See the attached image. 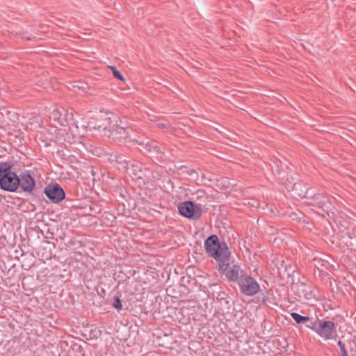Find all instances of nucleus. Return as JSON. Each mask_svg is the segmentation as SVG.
Segmentation results:
<instances>
[{"instance_id":"20e7f679","label":"nucleus","mask_w":356,"mask_h":356,"mask_svg":"<svg viewBox=\"0 0 356 356\" xmlns=\"http://www.w3.org/2000/svg\"><path fill=\"white\" fill-rule=\"evenodd\" d=\"M120 119L118 116L113 114L111 115L106 114L97 119L95 128L97 129L102 135L109 138L113 133L112 131L115 129Z\"/></svg>"},{"instance_id":"7ed1b4c3","label":"nucleus","mask_w":356,"mask_h":356,"mask_svg":"<svg viewBox=\"0 0 356 356\" xmlns=\"http://www.w3.org/2000/svg\"><path fill=\"white\" fill-rule=\"evenodd\" d=\"M178 210L182 216L193 220H199L203 213L201 203H195L190 200L180 203Z\"/></svg>"},{"instance_id":"39448f33","label":"nucleus","mask_w":356,"mask_h":356,"mask_svg":"<svg viewBox=\"0 0 356 356\" xmlns=\"http://www.w3.org/2000/svg\"><path fill=\"white\" fill-rule=\"evenodd\" d=\"M136 143L142 147L140 150L143 152L144 154L159 162L163 161L165 150L159 145L156 141L147 142L145 143L143 141L136 140Z\"/></svg>"},{"instance_id":"cd10ccee","label":"nucleus","mask_w":356,"mask_h":356,"mask_svg":"<svg viewBox=\"0 0 356 356\" xmlns=\"http://www.w3.org/2000/svg\"><path fill=\"white\" fill-rule=\"evenodd\" d=\"M112 305L118 310H121L122 309V301L118 297H114Z\"/></svg>"},{"instance_id":"f8f14e48","label":"nucleus","mask_w":356,"mask_h":356,"mask_svg":"<svg viewBox=\"0 0 356 356\" xmlns=\"http://www.w3.org/2000/svg\"><path fill=\"white\" fill-rule=\"evenodd\" d=\"M131 172L134 179L138 181L139 184L145 185L147 174L149 172L148 168H143L141 163L135 162L131 165Z\"/></svg>"},{"instance_id":"f3484780","label":"nucleus","mask_w":356,"mask_h":356,"mask_svg":"<svg viewBox=\"0 0 356 356\" xmlns=\"http://www.w3.org/2000/svg\"><path fill=\"white\" fill-rule=\"evenodd\" d=\"M273 263L277 267L279 274L284 277H290L294 272L292 266L287 264V262L282 259V257L275 258V260H273Z\"/></svg>"},{"instance_id":"ddd939ff","label":"nucleus","mask_w":356,"mask_h":356,"mask_svg":"<svg viewBox=\"0 0 356 356\" xmlns=\"http://www.w3.org/2000/svg\"><path fill=\"white\" fill-rule=\"evenodd\" d=\"M66 116L67 111L62 107L54 108L49 113L50 120L63 127H65L68 124Z\"/></svg>"},{"instance_id":"aec40b11","label":"nucleus","mask_w":356,"mask_h":356,"mask_svg":"<svg viewBox=\"0 0 356 356\" xmlns=\"http://www.w3.org/2000/svg\"><path fill=\"white\" fill-rule=\"evenodd\" d=\"M291 317L297 323H305L307 321H309V316H304L298 313L292 312L291 314Z\"/></svg>"},{"instance_id":"dca6fc26","label":"nucleus","mask_w":356,"mask_h":356,"mask_svg":"<svg viewBox=\"0 0 356 356\" xmlns=\"http://www.w3.org/2000/svg\"><path fill=\"white\" fill-rule=\"evenodd\" d=\"M338 245L343 250H350L356 253V236L346 233L339 238Z\"/></svg>"},{"instance_id":"e433bc0d","label":"nucleus","mask_w":356,"mask_h":356,"mask_svg":"<svg viewBox=\"0 0 356 356\" xmlns=\"http://www.w3.org/2000/svg\"><path fill=\"white\" fill-rule=\"evenodd\" d=\"M26 40H31V38L30 37H27V38H26Z\"/></svg>"},{"instance_id":"2eb2a0df","label":"nucleus","mask_w":356,"mask_h":356,"mask_svg":"<svg viewBox=\"0 0 356 356\" xmlns=\"http://www.w3.org/2000/svg\"><path fill=\"white\" fill-rule=\"evenodd\" d=\"M309 204L321 209L323 211H326L330 209L331 202L329 198L324 195L323 193H317L316 195L312 197L309 201L307 202Z\"/></svg>"},{"instance_id":"f03ea898","label":"nucleus","mask_w":356,"mask_h":356,"mask_svg":"<svg viewBox=\"0 0 356 356\" xmlns=\"http://www.w3.org/2000/svg\"><path fill=\"white\" fill-rule=\"evenodd\" d=\"M13 163L0 162V188L8 192H15L19 187V177L12 170Z\"/></svg>"},{"instance_id":"7c9ffc66","label":"nucleus","mask_w":356,"mask_h":356,"mask_svg":"<svg viewBox=\"0 0 356 356\" xmlns=\"http://www.w3.org/2000/svg\"><path fill=\"white\" fill-rule=\"evenodd\" d=\"M156 126L159 129H168L170 127V124L168 122H158L156 123Z\"/></svg>"},{"instance_id":"a878e982","label":"nucleus","mask_w":356,"mask_h":356,"mask_svg":"<svg viewBox=\"0 0 356 356\" xmlns=\"http://www.w3.org/2000/svg\"><path fill=\"white\" fill-rule=\"evenodd\" d=\"M337 345L340 349V356H348L345 344L341 340L338 341Z\"/></svg>"},{"instance_id":"6e6552de","label":"nucleus","mask_w":356,"mask_h":356,"mask_svg":"<svg viewBox=\"0 0 356 356\" xmlns=\"http://www.w3.org/2000/svg\"><path fill=\"white\" fill-rule=\"evenodd\" d=\"M44 193L53 203L58 204L65 197V193L58 184H50L44 189Z\"/></svg>"},{"instance_id":"72a5a7b5","label":"nucleus","mask_w":356,"mask_h":356,"mask_svg":"<svg viewBox=\"0 0 356 356\" xmlns=\"http://www.w3.org/2000/svg\"><path fill=\"white\" fill-rule=\"evenodd\" d=\"M248 204H250L252 207L259 208L260 204L258 201L254 200L253 202H248Z\"/></svg>"},{"instance_id":"b1692460","label":"nucleus","mask_w":356,"mask_h":356,"mask_svg":"<svg viewBox=\"0 0 356 356\" xmlns=\"http://www.w3.org/2000/svg\"><path fill=\"white\" fill-rule=\"evenodd\" d=\"M113 72V76L120 81H124V76L121 74V72L115 67V66H109L108 67Z\"/></svg>"},{"instance_id":"bb28decb","label":"nucleus","mask_w":356,"mask_h":356,"mask_svg":"<svg viewBox=\"0 0 356 356\" xmlns=\"http://www.w3.org/2000/svg\"><path fill=\"white\" fill-rule=\"evenodd\" d=\"M68 161L70 163L74 165H73V167L75 169L79 168V167L77 165L81 167V162L74 156H70L68 158Z\"/></svg>"},{"instance_id":"393cba45","label":"nucleus","mask_w":356,"mask_h":356,"mask_svg":"<svg viewBox=\"0 0 356 356\" xmlns=\"http://www.w3.org/2000/svg\"><path fill=\"white\" fill-rule=\"evenodd\" d=\"M127 156L122 154L115 153V163L118 164H123L127 162Z\"/></svg>"},{"instance_id":"9d476101","label":"nucleus","mask_w":356,"mask_h":356,"mask_svg":"<svg viewBox=\"0 0 356 356\" xmlns=\"http://www.w3.org/2000/svg\"><path fill=\"white\" fill-rule=\"evenodd\" d=\"M316 333L325 340L333 339L337 334L335 323L331 321H320Z\"/></svg>"},{"instance_id":"473e14b6","label":"nucleus","mask_w":356,"mask_h":356,"mask_svg":"<svg viewBox=\"0 0 356 356\" xmlns=\"http://www.w3.org/2000/svg\"><path fill=\"white\" fill-rule=\"evenodd\" d=\"M108 155L110 156V157L108 158V161L111 162V163H115V154H107Z\"/></svg>"},{"instance_id":"1a4fd4ad","label":"nucleus","mask_w":356,"mask_h":356,"mask_svg":"<svg viewBox=\"0 0 356 356\" xmlns=\"http://www.w3.org/2000/svg\"><path fill=\"white\" fill-rule=\"evenodd\" d=\"M112 131L113 133L109 138L110 139L128 143H136L137 140L133 138L131 136L130 132H132L133 130L129 127H122L118 124L115 129Z\"/></svg>"},{"instance_id":"4468645a","label":"nucleus","mask_w":356,"mask_h":356,"mask_svg":"<svg viewBox=\"0 0 356 356\" xmlns=\"http://www.w3.org/2000/svg\"><path fill=\"white\" fill-rule=\"evenodd\" d=\"M19 177L22 190L25 193H31L35 186V181L31 174L28 172H22Z\"/></svg>"},{"instance_id":"c9c22d12","label":"nucleus","mask_w":356,"mask_h":356,"mask_svg":"<svg viewBox=\"0 0 356 356\" xmlns=\"http://www.w3.org/2000/svg\"><path fill=\"white\" fill-rule=\"evenodd\" d=\"M351 227L353 233H356V222H353Z\"/></svg>"},{"instance_id":"5701e85b","label":"nucleus","mask_w":356,"mask_h":356,"mask_svg":"<svg viewBox=\"0 0 356 356\" xmlns=\"http://www.w3.org/2000/svg\"><path fill=\"white\" fill-rule=\"evenodd\" d=\"M194 197L193 199L195 200V201H197V200H200V201H203L204 202L207 197L206 195V193L203 190H198L194 194Z\"/></svg>"},{"instance_id":"c85d7f7f","label":"nucleus","mask_w":356,"mask_h":356,"mask_svg":"<svg viewBox=\"0 0 356 356\" xmlns=\"http://www.w3.org/2000/svg\"><path fill=\"white\" fill-rule=\"evenodd\" d=\"M314 265L320 270H322L321 269V267L324 266L325 264L327 263V261H323V260L317 258H314L313 259Z\"/></svg>"},{"instance_id":"423d86ee","label":"nucleus","mask_w":356,"mask_h":356,"mask_svg":"<svg viewBox=\"0 0 356 356\" xmlns=\"http://www.w3.org/2000/svg\"><path fill=\"white\" fill-rule=\"evenodd\" d=\"M238 284L241 293L245 296H253L260 290L259 283L247 273L238 280Z\"/></svg>"},{"instance_id":"c756f323","label":"nucleus","mask_w":356,"mask_h":356,"mask_svg":"<svg viewBox=\"0 0 356 356\" xmlns=\"http://www.w3.org/2000/svg\"><path fill=\"white\" fill-rule=\"evenodd\" d=\"M316 192L313 188H309L307 187V195L305 196V198L307 199L309 201L312 197H314L316 195Z\"/></svg>"},{"instance_id":"0eeeda50","label":"nucleus","mask_w":356,"mask_h":356,"mask_svg":"<svg viewBox=\"0 0 356 356\" xmlns=\"http://www.w3.org/2000/svg\"><path fill=\"white\" fill-rule=\"evenodd\" d=\"M230 257L227 259V265L223 268L219 267V271L223 273L226 278L231 282H238V280L245 275L246 272L244 270L241 269V266L238 264H233L230 266Z\"/></svg>"},{"instance_id":"412c9836","label":"nucleus","mask_w":356,"mask_h":356,"mask_svg":"<svg viewBox=\"0 0 356 356\" xmlns=\"http://www.w3.org/2000/svg\"><path fill=\"white\" fill-rule=\"evenodd\" d=\"M320 323V320L318 318L313 321L312 318H309V321H307L305 323V326L312 330H314L315 332H316V330L318 327V323Z\"/></svg>"},{"instance_id":"9b49d317","label":"nucleus","mask_w":356,"mask_h":356,"mask_svg":"<svg viewBox=\"0 0 356 356\" xmlns=\"http://www.w3.org/2000/svg\"><path fill=\"white\" fill-rule=\"evenodd\" d=\"M294 290L298 300H311L313 297L312 286L305 282H298L294 286Z\"/></svg>"},{"instance_id":"a211bd4d","label":"nucleus","mask_w":356,"mask_h":356,"mask_svg":"<svg viewBox=\"0 0 356 356\" xmlns=\"http://www.w3.org/2000/svg\"><path fill=\"white\" fill-rule=\"evenodd\" d=\"M163 177L164 172L162 170L159 168L151 170L149 168V172L147 174V179L145 181V184H147L149 183H154L157 181L161 180Z\"/></svg>"},{"instance_id":"f704fd0d","label":"nucleus","mask_w":356,"mask_h":356,"mask_svg":"<svg viewBox=\"0 0 356 356\" xmlns=\"http://www.w3.org/2000/svg\"><path fill=\"white\" fill-rule=\"evenodd\" d=\"M187 173H188V175H189L191 176L193 175L194 173L197 175V172L194 169H191V170H188Z\"/></svg>"},{"instance_id":"6ab92c4d","label":"nucleus","mask_w":356,"mask_h":356,"mask_svg":"<svg viewBox=\"0 0 356 356\" xmlns=\"http://www.w3.org/2000/svg\"><path fill=\"white\" fill-rule=\"evenodd\" d=\"M307 185L300 181L294 184L292 191L294 195L300 198H304L307 195Z\"/></svg>"},{"instance_id":"4be33fe9","label":"nucleus","mask_w":356,"mask_h":356,"mask_svg":"<svg viewBox=\"0 0 356 356\" xmlns=\"http://www.w3.org/2000/svg\"><path fill=\"white\" fill-rule=\"evenodd\" d=\"M288 216L292 220H296L298 222H300L304 218L303 213L302 212H300V211H298L296 212H294V211L290 212L288 214Z\"/></svg>"},{"instance_id":"f257e3e1","label":"nucleus","mask_w":356,"mask_h":356,"mask_svg":"<svg viewBox=\"0 0 356 356\" xmlns=\"http://www.w3.org/2000/svg\"><path fill=\"white\" fill-rule=\"evenodd\" d=\"M204 248L208 254L217 261L218 267L223 268L227 265V259L231 253L226 243H220L216 235H211L206 239Z\"/></svg>"},{"instance_id":"2f4dec72","label":"nucleus","mask_w":356,"mask_h":356,"mask_svg":"<svg viewBox=\"0 0 356 356\" xmlns=\"http://www.w3.org/2000/svg\"><path fill=\"white\" fill-rule=\"evenodd\" d=\"M95 153H96L98 156H101L107 154L106 152H104V149H102L101 147H96L95 150Z\"/></svg>"}]
</instances>
